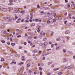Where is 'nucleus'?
I'll list each match as a JSON object with an SVG mask.
<instances>
[{
    "label": "nucleus",
    "instance_id": "f257e3e1",
    "mask_svg": "<svg viewBox=\"0 0 75 75\" xmlns=\"http://www.w3.org/2000/svg\"><path fill=\"white\" fill-rule=\"evenodd\" d=\"M18 11H20V9L16 8L13 11V13H17Z\"/></svg>",
    "mask_w": 75,
    "mask_h": 75
},
{
    "label": "nucleus",
    "instance_id": "f03ea898",
    "mask_svg": "<svg viewBox=\"0 0 75 75\" xmlns=\"http://www.w3.org/2000/svg\"><path fill=\"white\" fill-rule=\"evenodd\" d=\"M24 69V67H22L20 70V74H23V70Z\"/></svg>",
    "mask_w": 75,
    "mask_h": 75
},
{
    "label": "nucleus",
    "instance_id": "7ed1b4c3",
    "mask_svg": "<svg viewBox=\"0 0 75 75\" xmlns=\"http://www.w3.org/2000/svg\"><path fill=\"white\" fill-rule=\"evenodd\" d=\"M21 57H22L21 60H22V61H25V57L23 56H21Z\"/></svg>",
    "mask_w": 75,
    "mask_h": 75
},
{
    "label": "nucleus",
    "instance_id": "20e7f679",
    "mask_svg": "<svg viewBox=\"0 0 75 75\" xmlns=\"http://www.w3.org/2000/svg\"><path fill=\"white\" fill-rule=\"evenodd\" d=\"M2 11L4 12H6L7 11V8H3L2 9Z\"/></svg>",
    "mask_w": 75,
    "mask_h": 75
},
{
    "label": "nucleus",
    "instance_id": "39448f33",
    "mask_svg": "<svg viewBox=\"0 0 75 75\" xmlns=\"http://www.w3.org/2000/svg\"><path fill=\"white\" fill-rule=\"evenodd\" d=\"M63 61L64 62H67V59L65 58L63 59Z\"/></svg>",
    "mask_w": 75,
    "mask_h": 75
},
{
    "label": "nucleus",
    "instance_id": "423d86ee",
    "mask_svg": "<svg viewBox=\"0 0 75 75\" xmlns=\"http://www.w3.org/2000/svg\"><path fill=\"white\" fill-rule=\"evenodd\" d=\"M37 52V50L35 49L33 51V53H36V52Z\"/></svg>",
    "mask_w": 75,
    "mask_h": 75
},
{
    "label": "nucleus",
    "instance_id": "0eeeda50",
    "mask_svg": "<svg viewBox=\"0 0 75 75\" xmlns=\"http://www.w3.org/2000/svg\"><path fill=\"white\" fill-rule=\"evenodd\" d=\"M9 17H5L3 18V19L4 20H7V19H8Z\"/></svg>",
    "mask_w": 75,
    "mask_h": 75
},
{
    "label": "nucleus",
    "instance_id": "6e6552de",
    "mask_svg": "<svg viewBox=\"0 0 75 75\" xmlns=\"http://www.w3.org/2000/svg\"><path fill=\"white\" fill-rule=\"evenodd\" d=\"M71 6V8H75V5L74 4L72 5Z\"/></svg>",
    "mask_w": 75,
    "mask_h": 75
},
{
    "label": "nucleus",
    "instance_id": "1a4fd4ad",
    "mask_svg": "<svg viewBox=\"0 0 75 75\" xmlns=\"http://www.w3.org/2000/svg\"><path fill=\"white\" fill-rule=\"evenodd\" d=\"M8 8L9 10H12L13 9V8L12 7H9Z\"/></svg>",
    "mask_w": 75,
    "mask_h": 75
},
{
    "label": "nucleus",
    "instance_id": "9d476101",
    "mask_svg": "<svg viewBox=\"0 0 75 75\" xmlns=\"http://www.w3.org/2000/svg\"><path fill=\"white\" fill-rule=\"evenodd\" d=\"M21 20V18H19L18 19V21H16V23H20V21H19V20Z\"/></svg>",
    "mask_w": 75,
    "mask_h": 75
},
{
    "label": "nucleus",
    "instance_id": "9b49d317",
    "mask_svg": "<svg viewBox=\"0 0 75 75\" xmlns=\"http://www.w3.org/2000/svg\"><path fill=\"white\" fill-rule=\"evenodd\" d=\"M61 38H57L56 39V41H61Z\"/></svg>",
    "mask_w": 75,
    "mask_h": 75
},
{
    "label": "nucleus",
    "instance_id": "f8f14e48",
    "mask_svg": "<svg viewBox=\"0 0 75 75\" xmlns=\"http://www.w3.org/2000/svg\"><path fill=\"white\" fill-rule=\"evenodd\" d=\"M30 16H31V17H30V18L31 19H32L33 18V13H30Z\"/></svg>",
    "mask_w": 75,
    "mask_h": 75
},
{
    "label": "nucleus",
    "instance_id": "ddd939ff",
    "mask_svg": "<svg viewBox=\"0 0 75 75\" xmlns=\"http://www.w3.org/2000/svg\"><path fill=\"white\" fill-rule=\"evenodd\" d=\"M6 59L7 60H9L10 59V57L7 56L6 57Z\"/></svg>",
    "mask_w": 75,
    "mask_h": 75
},
{
    "label": "nucleus",
    "instance_id": "4468645a",
    "mask_svg": "<svg viewBox=\"0 0 75 75\" xmlns=\"http://www.w3.org/2000/svg\"><path fill=\"white\" fill-rule=\"evenodd\" d=\"M51 23V22L50 21L48 20L47 21V24H50V23Z\"/></svg>",
    "mask_w": 75,
    "mask_h": 75
},
{
    "label": "nucleus",
    "instance_id": "2eb2a0df",
    "mask_svg": "<svg viewBox=\"0 0 75 75\" xmlns=\"http://www.w3.org/2000/svg\"><path fill=\"white\" fill-rule=\"evenodd\" d=\"M15 20H16V19H17V18H18V17H17V15L16 14H15Z\"/></svg>",
    "mask_w": 75,
    "mask_h": 75
},
{
    "label": "nucleus",
    "instance_id": "dca6fc26",
    "mask_svg": "<svg viewBox=\"0 0 75 75\" xmlns=\"http://www.w3.org/2000/svg\"><path fill=\"white\" fill-rule=\"evenodd\" d=\"M35 25V23H32L31 25H30V27H33V26H34Z\"/></svg>",
    "mask_w": 75,
    "mask_h": 75
},
{
    "label": "nucleus",
    "instance_id": "f3484780",
    "mask_svg": "<svg viewBox=\"0 0 75 75\" xmlns=\"http://www.w3.org/2000/svg\"><path fill=\"white\" fill-rule=\"evenodd\" d=\"M63 52H64V53H65V52H67V50H66L65 49H63Z\"/></svg>",
    "mask_w": 75,
    "mask_h": 75
},
{
    "label": "nucleus",
    "instance_id": "a211bd4d",
    "mask_svg": "<svg viewBox=\"0 0 75 75\" xmlns=\"http://www.w3.org/2000/svg\"><path fill=\"white\" fill-rule=\"evenodd\" d=\"M59 68H57V69H53L54 71H57V70H59Z\"/></svg>",
    "mask_w": 75,
    "mask_h": 75
},
{
    "label": "nucleus",
    "instance_id": "6ab92c4d",
    "mask_svg": "<svg viewBox=\"0 0 75 75\" xmlns=\"http://www.w3.org/2000/svg\"><path fill=\"white\" fill-rule=\"evenodd\" d=\"M30 66V64L28 63V64H27V67H29Z\"/></svg>",
    "mask_w": 75,
    "mask_h": 75
},
{
    "label": "nucleus",
    "instance_id": "aec40b11",
    "mask_svg": "<svg viewBox=\"0 0 75 75\" xmlns=\"http://www.w3.org/2000/svg\"><path fill=\"white\" fill-rule=\"evenodd\" d=\"M40 26H37V29L38 30H40Z\"/></svg>",
    "mask_w": 75,
    "mask_h": 75
},
{
    "label": "nucleus",
    "instance_id": "412c9836",
    "mask_svg": "<svg viewBox=\"0 0 75 75\" xmlns=\"http://www.w3.org/2000/svg\"><path fill=\"white\" fill-rule=\"evenodd\" d=\"M24 64V62H21L18 64V65H23V64Z\"/></svg>",
    "mask_w": 75,
    "mask_h": 75
},
{
    "label": "nucleus",
    "instance_id": "4be33fe9",
    "mask_svg": "<svg viewBox=\"0 0 75 75\" xmlns=\"http://www.w3.org/2000/svg\"><path fill=\"white\" fill-rule=\"evenodd\" d=\"M47 15L48 16H50L51 15H52V13H48Z\"/></svg>",
    "mask_w": 75,
    "mask_h": 75
},
{
    "label": "nucleus",
    "instance_id": "5701e85b",
    "mask_svg": "<svg viewBox=\"0 0 75 75\" xmlns=\"http://www.w3.org/2000/svg\"><path fill=\"white\" fill-rule=\"evenodd\" d=\"M72 68V65H70L68 67V68H69V69H70V68Z\"/></svg>",
    "mask_w": 75,
    "mask_h": 75
},
{
    "label": "nucleus",
    "instance_id": "b1692460",
    "mask_svg": "<svg viewBox=\"0 0 75 75\" xmlns=\"http://www.w3.org/2000/svg\"><path fill=\"white\" fill-rule=\"evenodd\" d=\"M16 45V44L13 43H11V45H12V46H14V45Z\"/></svg>",
    "mask_w": 75,
    "mask_h": 75
},
{
    "label": "nucleus",
    "instance_id": "393cba45",
    "mask_svg": "<svg viewBox=\"0 0 75 75\" xmlns=\"http://www.w3.org/2000/svg\"><path fill=\"white\" fill-rule=\"evenodd\" d=\"M8 6H13V4H11V3H9L8 4Z\"/></svg>",
    "mask_w": 75,
    "mask_h": 75
},
{
    "label": "nucleus",
    "instance_id": "a878e982",
    "mask_svg": "<svg viewBox=\"0 0 75 75\" xmlns=\"http://www.w3.org/2000/svg\"><path fill=\"white\" fill-rule=\"evenodd\" d=\"M47 40V38H45L43 39V41H46Z\"/></svg>",
    "mask_w": 75,
    "mask_h": 75
},
{
    "label": "nucleus",
    "instance_id": "bb28decb",
    "mask_svg": "<svg viewBox=\"0 0 75 75\" xmlns=\"http://www.w3.org/2000/svg\"><path fill=\"white\" fill-rule=\"evenodd\" d=\"M52 62H49L48 63V64L50 65V64H52Z\"/></svg>",
    "mask_w": 75,
    "mask_h": 75
},
{
    "label": "nucleus",
    "instance_id": "cd10ccee",
    "mask_svg": "<svg viewBox=\"0 0 75 75\" xmlns=\"http://www.w3.org/2000/svg\"><path fill=\"white\" fill-rule=\"evenodd\" d=\"M59 46H57L56 47V50H59Z\"/></svg>",
    "mask_w": 75,
    "mask_h": 75
},
{
    "label": "nucleus",
    "instance_id": "c85d7f7f",
    "mask_svg": "<svg viewBox=\"0 0 75 75\" xmlns=\"http://www.w3.org/2000/svg\"><path fill=\"white\" fill-rule=\"evenodd\" d=\"M40 37H42V33H40Z\"/></svg>",
    "mask_w": 75,
    "mask_h": 75
},
{
    "label": "nucleus",
    "instance_id": "c756f323",
    "mask_svg": "<svg viewBox=\"0 0 75 75\" xmlns=\"http://www.w3.org/2000/svg\"><path fill=\"white\" fill-rule=\"evenodd\" d=\"M25 23H28V22H29V21H28V20H25Z\"/></svg>",
    "mask_w": 75,
    "mask_h": 75
},
{
    "label": "nucleus",
    "instance_id": "7c9ffc66",
    "mask_svg": "<svg viewBox=\"0 0 75 75\" xmlns=\"http://www.w3.org/2000/svg\"><path fill=\"white\" fill-rule=\"evenodd\" d=\"M69 18H71L72 17H71V16H72V15L71 14H69Z\"/></svg>",
    "mask_w": 75,
    "mask_h": 75
},
{
    "label": "nucleus",
    "instance_id": "2f4dec72",
    "mask_svg": "<svg viewBox=\"0 0 75 75\" xmlns=\"http://www.w3.org/2000/svg\"><path fill=\"white\" fill-rule=\"evenodd\" d=\"M38 21L39 23H41V19H39L38 20Z\"/></svg>",
    "mask_w": 75,
    "mask_h": 75
},
{
    "label": "nucleus",
    "instance_id": "473e14b6",
    "mask_svg": "<svg viewBox=\"0 0 75 75\" xmlns=\"http://www.w3.org/2000/svg\"><path fill=\"white\" fill-rule=\"evenodd\" d=\"M33 21H36V22L37 21H38V19H34L33 20Z\"/></svg>",
    "mask_w": 75,
    "mask_h": 75
},
{
    "label": "nucleus",
    "instance_id": "72a5a7b5",
    "mask_svg": "<svg viewBox=\"0 0 75 75\" xmlns=\"http://www.w3.org/2000/svg\"><path fill=\"white\" fill-rule=\"evenodd\" d=\"M16 31H17V32H18V31H20V30L18 29H16Z\"/></svg>",
    "mask_w": 75,
    "mask_h": 75
},
{
    "label": "nucleus",
    "instance_id": "f704fd0d",
    "mask_svg": "<svg viewBox=\"0 0 75 75\" xmlns=\"http://www.w3.org/2000/svg\"><path fill=\"white\" fill-rule=\"evenodd\" d=\"M4 61V58H3L1 59V61Z\"/></svg>",
    "mask_w": 75,
    "mask_h": 75
},
{
    "label": "nucleus",
    "instance_id": "c9c22d12",
    "mask_svg": "<svg viewBox=\"0 0 75 75\" xmlns=\"http://www.w3.org/2000/svg\"><path fill=\"white\" fill-rule=\"evenodd\" d=\"M6 21H2V23H3V24H6L7 23H6Z\"/></svg>",
    "mask_w": 75,
    "mask_h": 75
},
{
    "label": "nucleus",
    "instance_id": "e433bc0d",
    "mask_svg": "<svg viewBox=\"0 0 75 75\" xmlns=\"http://www.w3.org/2000/svg\"><path fill=\"white\" fill-rule=\"evenodd\" d=\"M29 73H30V74H31V72H32V71H31V70H29Z\"/></svg>",
    "mask_w": 75,
    "mask_h": 75
},
{
    "label": "nucleus",
    "instance_id": "4c0bfd02",
    "mask_svg": "<svg viewBox=\"0 0 75 75\" xmlns=\"http://www.w3.org/2000/svg\"><path fill=\"white\" fill-rule=\"evenodd\" d=\"M53 34H54V32H52L51 33V35H53Z\"/></svg>",
    "mask_w": 75,
    "mask_h": 75
},
{
    "label": "nucleus",
    "instance_id": "58836bf2",
    "mask_svg": "<svg viewBox=\"0 0 75 75\" xmlns=\"http://www.w3.org/2000/svg\"><path fill=\"white\" fill-rule=\"evenodd\" d=\"M24 53H25V54L27 53V51L26 50H25L24 52Z\"/></svg>",
    "mask_w": 75,
    "mask_h": 75
},
{
    "label": "nucleus",
    "instance_id": "ea45409f",
    "mask_svg": "<svg viewBox=\"0 0 75 75\" xmlns=\"http://www.w3.org/2000/svg\"><path fill=\"white\" fill-rule=\"evenodd\" d=\"M9 2L10 3H13V1L12 0H10Z\"/></svg>",
    "mask_w": 75,
    "mask_h": 75
},
{
    "label": "nucleus",
    "instance_id": "a19ab883",
    "mask_svg": "<svg viewBox=\"0 0 75 75\" xmlns=\"http://www.w3.org/2000/svg\"><path fill=\"white\" fill-rule=\"evenodd\" d=\"M62 74V72H60L58 74V75H61Z\"/></svg>",
    "mask_w": 75,
    "mask_h": 75
},
{
    "label": "nucleus",
    "instance_id": "79ce46f5",
    "mask_svg": "<svg viewBox=\"0 0 75 75\" xmlns=\"http://www.w3.org/2000/svg\"><path fill=\"white\" fill-rule=\"evenodd\" d=\"M21 13L24 14V13H25V12L24 11H21Z\"/></svg>",
    "mask_w": 75,
    "mask_h": 75
},
{
    "label": "nucleus",
    "instance_id": "37998d69",
    "mask_svg": "<svg viewBox=\"0 0 75 75\" xmlns=\"http://www.w3.org/2000/svg\"><path fill=\"white\" fill-rule=\"evenodd\" d=\"M39 70H40V71H41V70H42V68H41V67H39Z\"/></svg>",
    "mask_w": 75,
    "mask_h": 75
},
{
    "label": "nucleus",
    "instance_id": "c03bdc74",
    "mask_svg": "<svg viewBox=\"0 0 75 75\" xmlns=\"http://www.w3.org/2000/svg\"><path fill=\"white\" fill-rule=\"evenodd\" d=\"M12 63H13V64H16V62H12Z\"/></svg>",
    "mask_w": 75,
    "mask_h": 75
},
{
    "label": "nucleus",
    "instance_id": "a18cd8bd",
    "mask_svg": "<svg viewBox=\"0 0 75 75\" xmlns=\"http://www.w3.org/2000/svg\"><path fill=\"white\" fill-rule=\"evenodd\" d=\"M33 38H34V39H37V37L36 36H34L33 37Z\"/></svg>",
    "mask_w": 75,
    "mask_h": 75
},
{
    "label": "nucleus",
    "instance_id": "49530a36",
    "mask_svg": "<svg viewBox=\"0 0 75 75\" xmlns=\"http://www.w3.org/2000/svg\"><path fill=\"white\" fill-rule=\"evenodd\" d=\"M37 31L38 33H40V29H38Z\"/></svg>",
    "mask_w": 75,
    "mask_h": 75
},
{
    "label": "nucleus",
    "instance_id": "de8ad7c7",
    "mask_svg": "<svg viewBox=\"0 0 75 75\" xmlns=\"http://www.w3.org/2000/svg\"><path fill=\"white\" fill-rule=\"evenodd\" d=\"M68 34V31H66L65 32V34Z\"/></svg>",
    "mask_w": 75,
    "mask_h": 75
},
{
    "label": "nucleus",
    "instance_id": "09e8293b",
    "mask_svg": "<svg viewBox=\"0 0 75 75\" xmlns=\"http://www.w3.org/2000/svg\"><path fill=\"white\" fill-rule=\"evenodd\" d=\"M42 45V43H40L39 44V46H41Z\"/></svg>",
    "mask_w": 75,
    "mask_h": 75
},
{
    "label": "nucleus",
    "instance_id": "8fccbe9b",
    "mask_svg": "<svg viewBox=\"0 0 75 75\" xmlns=\"http://www.w3.org/2000/svg\"><path fill=\"white\" fill-rule=\"evenodd\" d=\"M1 42L3 43H5V41L4 40H1Z\"/></svg>",
    "mask_w": 75,
    "mask_h": 75
},
{
    "label": "nucleus",
    "instance_id": "3c124183",
    "mask_svg": "<svg viewBox=\"0 0 75 75\" xmlns=\"http://www.w3.org/2000/svg\"><path fill=\"white\" fill-rule=\"evenodd\" d=\"M28 43H29V44H31L32 43L29 40H28Z\"/></svg>",
    "mask_w": 75,
    "mask_h": 75
},
{
    "label": "nucleus",
    "instance_id": "603ef678",
    "mask_svg": "<svg viewBox=\"0 0 75 75\" xmlns=\"http://www.w3.org/2000/svg\"><path fill=\"white\" fill-rule=\"evenodd\" d=\"M67 22H68V21H64V24H67Z\"/></svg>",
    "mask_w": 75,
    "mask_h": 75
},
{
    "label": "nucleus",
    "instance_id": "864d4df0",
    "mask_svg": "<svg viewBox=\"0 0 75 75\" xmlns=\"http://www.w3.org/2000/svg\"><path fill=\"white\" fill-rule=\"evenodd\" d=\"M37 7L38 8H40V6L39 5H37Z\"/></svg>",
    "mask_w": 75,
    "mask_h": 75
},
{
    "label": "nucleus",
    "instance_id": "5fc2aeb1",
    "mask_svg": "<svg viewBox=\"0 0 75 75\" xmlns=\"http://www.w3.org/2000/svg\"><path fill=\"white\" fill-rule=\"evenodd\" d=\"M54 64H53L52 66H51V67H52V68H54Z\"/></svg>",
    "mask_w": 75,
    "mask_h": 75
},
{
    "label": "nucleus",
    "instance_id": "6e6d98bb",
    "mask_svg": "<svg viewBox=\"0 0 75 75\" xmlns=\"http://www.w3.org/2000/svg\"><path fill=\"white\" fill-rule=\"evenodd\" d=\"M55 16H56V13H54V14H53V16H54V17H55Z\"/></svg>",
    "mask_w": 75,
    "mask_h": 75
},
{
    "label": "nucleus",
    "instance_id": "4d7b16f0",
    "mask_svg": "<svg viewBox=\"0 0 75 75\" xmlns=\"http://www.w3.org/2000/svg\"><path fill=\"white\" fill-rule=\"evenodd\" d=\"M7 44L8 45H10V42H7Z\"/></svg>",
    "mask_w": 75,
    "mask_h": 75
},
{
    "label": "nucleus",
    "instance_id": "13d9d810",
    "mask_svg": "<svg viewBox=\"0 0 75 75\" xmlns=\"http://www.w3.org/2000/svg\"><path fill=\"white\" fill-rule=\"evenodd\" d=\"M23 44L24 45H25L27 44V43L25 42H23Z\"/></svg>",
    "mask_w": 75,
    "mask_h": 75
},
{
    "label": "nucleus",
    "instance_id": "bf43d9fd",
    "mask_svg": "<svg viewBox=\"0 0 75 75\" xmlns=\"http://www.w3.org/2000/svg\"><path fill=\"white\" fill-rule=\"evenodd\" d=\"M42 52V51H39L38 52V54H41Z\"/></svg>",
    "mask_w": 75,
    "mask_h": 75
},
{
    "label": "nucleus",
    "instance_id": "052dcab7",
    "mask_svg": "<svg viewBox=\"0 0 75 75\" xmlns=\"http://www.w3.org/2000/svg\"><path fill=\"white\" fill-rule=\"evenodd\" d=\"M71 3H72V4H74V1H71Z\"/></svg>",
    "mask_w": 75,
    "mask_h": 75
},
{
    "label": "nucleus",
    "instance_id": "680f3d73",
    "mask_svg": "<svg viewBox=\"0 0 75 75\" xmlns=\"http://www.w3.org/2000/svg\"><path fill=\"white\" fill-rule=\"evenodd\" d=\"M65 3H68V0H65Z\"/></svg>",
    "mask_w": 75,
    "mask_h": 75
},
{
    "label": "nucleus",
    "instance_id": "e2e57ef3",
    "mask_svg": "<svg viewBox=\"0 0 75 75\" xmlns=\"http://www.w3.org/2000/svg\"><path fill=\"white\" fill-rule=\"evenodd\" d=\"M53 23H55V22L56 21V20H55V19H53Z\"/></svg>",
    "mask_w": 75,
    "mask_h": 75
},
{
    "label": "nucleus",
    "instance_id": "0e129e2a",
    "mask_svg": "<svg viewBox=\"0 0 75 75\" xmlns=\"http://www.w3.org/2000/svg\"><path fill=\"white\" fill-rule=\"evenodd\" d=\"M56 19H57V20L58 19H59V17H58V16H57V17H56Z\"/></svg>",
    "mask_w": 75,
    "mask_h": 75
},
{
    "label": "nucleus",
    "instance_id": "69168bd1",
    "mask_svg": "<svg viewBox=\"0 0 75 75\" xmlns=\"http://www.w3.org/2000/svg\"><path fill=\"white\" fill-rule=\"evenodd\" d=\"M67 7H68V8L70 7V5L69 4H68L67 5Z\"/></svg>",
    "mask_w": 75,
    "mask_h": 75
},
{
    "label": "nucleus",
    "instance_id": "338daca9",
    "mask_svg": "<svg viewBox=\"0 0 75 75\" xmlns=\"http://www.w3.org/2000/svg\"><path fill=\"white\" fill-rule=\"evenodd\" d=\"M51 47H54V44H51Z\"/></svg>",
    "mask_w": 75,
    "mask_h": 75
},
{
    "label": "nucleus",
    "instance_id": "774afa93",
    "mask_svg": "<svg viewBox=\"0 0 75 75\" xmlns=\"http://www.w3.org/2000/svg\"><path fill=\"white\" fill-rule=\"evenodd\" d=\"M40 75H42V72L41 71H40Z\"/></svg>",
    "mask_w": 75,
    "mask_h": 75
}]
</instances>
